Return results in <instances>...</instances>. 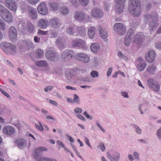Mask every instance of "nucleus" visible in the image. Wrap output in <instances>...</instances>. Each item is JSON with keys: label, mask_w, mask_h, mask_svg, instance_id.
Segmentation results:
<instances>
[{"label": "nucleus", "mask_w": 161, "mask_h": 161, "mask_svg": "<svg viewBox=\"0 0 161 161\" xmlns=\"http://www.w3.org/2000/svg\"><path fill=\"white\" fill-rule=\"evenodd\" d=\"M129 10L135 16H138L141 13V8L139 0H130Z\"/></svg>", "instance_id": "f257e3e1"}, {"label": "nucleus", "mask_w": 161, "mask_h": 161, "mask_svg": "<svg viewBox=\"0 0 161 161\" xmlns=\"http://www.w3.org/2000/svg\"><path fill=\"white\" fill-rule=\"evenodd\" d=\"M1 47L4 52L8 54H14L17 51L16 46L9 43H2L1 44Z\"/></svg>", "instance_id": "f03ea898"}, {"label": "nucleus", "mask_w": 161, "mask_h": 161, "mask_svg": "<svg viewBox=\"0 0 161 161\" xmlns=\"http://www.w3.org/2000/svg\"><path fill=\"white\" fill-rule=\"evenodd\" d=\"M1 17L6 21L10 23L12 21V16L7 9L1 6Z\"/></svg>", "instance_id": "7ed1b4c3"}, {"label": "nucleus", "mask_w": 161, "mask_h": 161, "mask_svg": "<svg viewBox=\"0 0 161 161\" xmlns=\"http://www.w3.org/2000/svg\"><path fill=\"white\" fill-rule=\"evenodd\" d=\"M114 31L120 35H124L126 32V28L124 25L122 23H117L113 26Z\"/></svg>", "instance_id": "20e7f679"}, {"label": "nucleus", "mask_w": 161, "mask_h": 161, "mask_svg": "<svg viewBox=\"0 0 161 161\" xmlns=\"http://www.w3.org/2000/svg\"><path fill=\"white\" fill-rule=\"evenodd\" d=\"M115 4L114 10L116 14L121 13L124 7V3L126 0H114Z\"/></svg>", "instance_id": "39448f33"}, {"label": "nucleus", "mask_w": 161, "mask_h": 161, "mask_svg": "<svg viewBox=\"0 0 161 161\" xmlns=\"http://www.w3.org/2000/svg\"><path fill=\"white\" fill-rule=\"evenodd\" d=\"M71 44L74 47H78L85 49L87 48L86 42L84 40L80 39H77L73 40Z\"/></svg>", "instance_id": "423d86ee"}, {"label": "nucleus", "mask_w": 161, "mask_h": 161, "mask_svg": "<svg viewBox=\"0 0 161 161\" xmlns=\"http://www.w3.org/2000/svg\"><path fill=\"white\" fill-rule=\"evenodd\" d=\"M45 56L47 59L51 61H54L57 59L58 57V55L55 51L52 50L51 48L47 50Z\"/></svg>", "instance_id": "0eeeda50"}, {"label": "nucleus", "mask_w": 161, "mask_h": 161, "mask_svg": "<svg viewBox=\"0 0 161 161\" xmlns=\"http://www.w3.org/2000/svg\"><path fill=\"white\" fill-rule=\"evenodd\" d=\"M37 10L41 14L45 15L47 14L48 11L46 3L44 2L40 3L38 6Z\"/></svg>", "instance_id": "6e6552de"}, {"label": "nucleus", "mask_w": 161, "mask_h": 161, "mask_svg": "<svg viewBox=\"0 0 161 161\" xmlns=\"http://www.w3.org/2000/svg\"><path fill=\"white\" fill-rule=\"evenodd\" d=\"M74 55V53L71 50H66L61 55V58L65 61L70 59Z\"/></svg>", "instance_id": "1a4fd4ad"}, {"label": "nucleus", "mask_w": 161, "mask_h": 161, "mask_svg": "<svg viewBox=\"0 0 161 161\" xmlns=\"http://www.w3.org/2000/svg\"><path fill=\"white\" fill-rule=\"evenodd\" d=\"M4 3L6 6L10 10L14 12L16 11L17 4L14 0H5Z\"/></svg>", "instance_id": "9d476101"}, {"label": "nucleus", "mask_w": 161, "mask_h": 161, "mask_svg": "<svg viewBox=\"0 0 161 161\" xmlns=\"http://www.w3.org/2000/svg\"><path fill=\"white\" fill-rule=\"evenodd\" d=\"M136 63L137 68L139 71H143L145 68L146 64L144 60L141 57L138 58L136 59Z\"/></svg>", "instance_id": "9b49d317"}, {"label": "nucleus", "mask_w": 161, "mask_h": 161, "mask_svg": "<svg viewBox=\"0 0 161 161\" xmlns=\"http://www.w3.org/2000/svg\"><path fill=\"white\" fill-rule=\"evenodd\" d=\"M147 84L154 91L158 92L159 91L160 86L156 80L153 79H150L147 81Z\"/></svg>", "instance_id": "f8f14e48"}, {"label": "nucleus", "mask_w": 161, "mask_h": 161, "mask_svg": "<svg viewBox=\"0 0 161 161\" xmlns=\"http://www.w3.org/2000/svg\"><path fill=\"white\" fill-rule=\"evenodd\" d=\"M75 58L76 59L85 63H87L90 61L89 56L84 53L77 54L75 56Z\"/></svg>", "instance_id": "ddd939ff"}, {"label": "nucleus", "mask_w": 161, "mask_h": 161, "mask_svg": "<svg viewBox=\"0 0 161 161\" xmlns=\"http://www.w3.org/2000/svg\"><path fill=\"white\" fill-rule=\"evenodd\" d=\"M9 36L10 39L12 41H15L17 37V31L15 28L13 26H11L9 29Z\"/></svg>", "instance_id": "4468645a"}, {"label": "nucleus", "mask_w": 161, "mask_h": 161, "mask_svg": "<svg viewBox=\"0 0 161 161\" xmlns=\"http://www.w3.org/2000/svg\"><path fill=\"white\" fill-rule=\"evenodd\" d=\"M155 56V52L153 50H150L145 55V59L147 62L151 63L154 60Z\"/></svg>", "instance_id": "2eb2a0df"}, {"label": "nucleus", "mask_w": 161, "mask_h": 161, "mask_svg": "<svg viewBox=\"0 0 161 161\" xmlns=\"http://www.w3.org/2000/svg\"><path fill=\"white\" fill-rule=\"evenodd\" d=\"M92 15L94 17L101 18L103 15V13L102 9L98 8H93L91 13Z\"/></svg>", "instance_id": "dca6fc26"}, {"label": "nucleus", "mask_w": 161, "mask_h": 161, "mask_svg": "<svg viewBox=\"0 0 161 161\" xmlns=\"http://www.w3.org/2000/svg\"><path fill=\"white\" fill-rule=\"evenodd\" d=\"M144 35L142 33H139L134 37L133 42L136 44L137 46H139L143 41Z\"/></svg>", "instance_id": "f3484780"}, {"label": "nucleus", "mask_w": 161, "mask_h": 161, "mask_svg": "<svg viewBox=\"0 0 161 161\" xmlns=\"http://www.w3.org/2000/svg\"><path fill=\"white\" fill-rule=\"evenodd\" d=\"M77 26L73 25L68 27L66 30V33L70 35L77 36L78 35L77 32Z\"/></svg>", "instance_id": "a211bd4d"}, {"label": "nucleus", "mask_w": 161, "mask_h": 161, "mask_svg": "<svg viewBox=\"0 0 161 161\" xmlns=\"http://www.w3.org/2000/svg\"><path fill=\"white\" fill-rule=\"evenodd\" d=\"M49 23L50 25L54 28L59 27L61 25V22L57 18H53L50 19L49 21Z\"/></svg>", "instance_id": "6ab92c4d"}, {"label": "nucleus", "mask_w": 161, "mask_h": 161, "mask_svg": "<svg viewBox=\"0 0 161 161\" xmlns=\"http://www.w3.org/2000/svg\"><path fill=\"white\" fill-rule=\"evenodd\" d=\"M107 155L108 158L111 161H119L121 157L120 153L117 152H115L113 156L111 155L109 153H107Z\"/></svg>", "instance_id": "aec40b11"}, {"label": "nucleus", "mask_w": 161, "mask_h": 161, "mask_svg": "<svg viewBox=\"0 0 161 161\" xmlns=\"http://www.w3.org/2000/svg\"><path fill=\"white\" fill-rule=\"evenodd\" d=\"M47 149L44 147H39L36 148L34 150V153L33 154L34 158L37 159L38 156L40 154L44 151H47Z\"/></svg>", "instance_id": "412c9836"}, {"label": "nucleus", "mask_w": 161, "mask_h": 161, "mask_svg": "<svg viewBox=\"0 0 161 161\" xmlns=\"http://www.w3.org/2000/svg\"><path fill=\"white\" fill-rule=\"evenodd\" d=\"M74 17L76 20L80 21L85 20V15L83 12L77 11H76L74 15Z\"/></svg>", "instance_id": "4be33fe9"}, {"label": "nucleus", "mask_w": 161, "mask_h": 161, "mask_svg": "<svg viewBox=\"0 0 161 161\" xmlns=\"http://www.w3.org/2000/svg\"><path fill=\"white\" fill-rule=\"evenodd\" d=\"M3 132L5 134L11 136L14 132L15 129L12 126H6L3 130Z\"/></svg>", "instance_id": "5701e85b"}, {"label": "nucleus", "mask_w": 161, "mask_h": 161, "mask_svg": "<svg viewBox=\"0 0 161 161\" xmlns=\"http://www.w3.org/2000/svg\"><path fill=\"white\" fill-rule=\"evenodd\" d=\"M17 146L19 148H22L25 147L27 145L26 141L23 139H18L15 142Z\"/></svg>", "instance_id": "b1692460"}, {"label": "nucleus", "mask_w": 161, "mask_h": 161, "mask_svg": "<svg viewBox=\"0 0 161 161\" xmlns=\"http://www.w3.org/2000/svg\"><path fill=\"white\" fill-rule=\"evenodd\" d=\"M38 25L42 29L46 28L48 25V21L46 19H40L38 21Z\"/></svg>", "instance_id": "393cba45"}, {"label": "nucleus", "mask_w": 161, "mask_h": 161, "mask_svg": "<svg viewBox=\"0 0 161 161\" xmlns=\"http://www.w3.org/2000/svg\"><path fill=\"white\" fill-rule=\"evenodd\" d=\"M90 49L92 52L96 53L99 51L100 46L97 43H92L90 46Z\"/></svg>", "instance_id": "a878e982"}, {"label": "nucleus", "mask_w": 161, "mask_h": 161, "mask_svg": "<svg viewBox=\"0 0 161 161\" xmlns=\"http://www.w3.org/2000/svg\"><path fill=\"white\" fill-rule=\"evenodd\" d=\"M158 26L157 23L154 22H150L149 25V29L151 34L152 32L155 31Z\"/></svg>", "instance_id": "bb28decb"}, {"label": "nucleus", "mask_w": 161, "mask_h": 161, "mask_svg": "<svg viewBox=\"0 0 161 161\" xmlns=\"http://www.w3.org/2000/svg\"><path fill=\"white\" fill-rule=\"evenodd\" d=\"M28 12L30 17L33 19H35L37 18V13L35 8H29L28 9Z\"/></svg>", "instance_id": "cd10ccee"}, {"label": "nucleus", "mask_w": 161, "mask_h": 161, "mask_svg": "<svg viewBox=\"0 0 161 161\" xmlns=\"http://www.w3.org/2000/svg\"><path fill=\"white\" fill-rule=\"evenodd\" d=\"M25 29H26L27 31L30 33H33L35 32L34 26L30 23L26 24V26Z\"/></svg>", "instance_id": "c85d7f7f"}, {"label": "nucleus", "mask_w": 161, "mask_h": 161, "mask_svg": "<svg viewBox=\"0 0 161 161\" xmlns=\"http://www.w3.org/2000/svg\"><path fill=\"white\" fill-rule=\"evenodd\" d=\"M157 69L156 66L153 65L152 64L147 66L146 69L147 71L151 75H153L155 74Z\"/></svg>", "instance_id": "c756f323"}, {"label": "nucleus", "mask_w": 161, "mask_h": 161, "mask_svg": "<svg viewBox=\"0 0 161 161\" xmlns=\"http://www.w3.org/2000/svg\"><path fill=\"white\" fill-rule=\"evenodd\" d=\"M77 35H80L81 36H83L86 34L85 29L84 27H77Z\"/></svg>", "instance_id": "7c9ffc66"}, {"label": "nucleus", "mask_w": 161, "mask_h": 161, "mask_svg": "<svg viewBox=\"0 0 161 161\" xmlns=\"http://www.w3.org/2000/svg\"><path fill=\"white\" fill-rule=\"evenodd\" d=\"M132 38L129 35H126L124 41L125 45L126 47L129 46L131 42Z\"/></svg>", "instance_id": "2f4dec72"}, {"label": "nucleus", "mask_w": 161, "mask_h": 161, "mask_svg": "<svg viewBox=\"0 0 161 161\" xmlns=\"http://www.w3.org/2000/svg\"><path fill=\"white\" fill-rule=\"evenodd\" d=\"M50 10L53 11H56L59 8V5L55 3H51L49 4Z\"/></svg>", "instance_id": "473e14b6"}, {"label": "nucleus", "mask_w": 161, "mask_h": 161, "mask_svg": "<svg viewBox=\"0 0 161 161\" xmlns=\"http://www.w3.org/2000/svg\"><path fill=\"white\" fill-rule=\"evenodd\" d=\"M94 30L95 29L93 27H91L89 29L88 31V35L90 38L92 39L93 38L95 34Z\"/></svg>", "instance_id": "72a5a7b5"}, {"label": "nucleus", "mask_w": 161, "mask_h": 161, "mask_svg": "<svg viewBox=\"0 0 161 161\" xmlns=\"http://www.w3.org/2000/svg\"><path fill=\"white\" fill-rule=\"evenodd\" d=\"M35 64L36 66L41 67H46L47 66V62L44 60H38L36 61Z\"/></svg>", "instance_id": "f704fd0d"}, {"label": "nucleus", "mask_w": 161, "mask_h": 161, "mask_svg": "<svg viewBox=\"0 0 161 161\" xmlns=\"http://www.w3.org/2000/svg\"><path fill=\"white\" fill-rule=\"evenodd\" d=\"M37 161H58L56 159L51 157H42L39 158Z\"/></svg>", "instance_id": "c9c22d12"}, {"label": "nucleus", "mask_w": 161, "mask_h": 161, "mask_svg": "<svg viewBox=\"0 0 161 161\" xmlns=\"http://www.w3.org/2000/svg\"><path fill=\"white\" fill-rule=\"evenodd\" d=\"M69 12V9L65 6H64L62 7L60 9V13L64 15L68 14Z\"/></svg>", "instance_id": "e433bc0d"}, {"label": "nucleus", "mask_w": 161, "mask_h": 161, "mask_svg": "<svg viewBox=\"0 0 161 161\" xmlns=\"http://www.w3.org/2000/svg\"><path fill=\"white\" fill-rule=\"evenodd\" d=\"M100 31V36L103 39H105L108 37V34L107 33L104 31L103 29L100 28L99 29Z\"/></svg>", "instance_id": "4c0bfd02"}, {"label": "nucleus", "mask_w": 161, "mask_h": 161, "mask_svg": "<svg viewBox=\"0 0 161 161\" xmlns=\"http://www.w3.org/2000/svg\"><path fill=\"white\" fill-rule=\"evenodd\" d=\"M73 70L71 69H68L66 70L65 74V76L68 80H70L73 75Z\"/></svg>", "instance_id": "58836bf2"}, {"label": "nucleus", "mask_w": 161, "mask_h": 161, "mask_svg": "<svg viewBox=\"0 0 161 161\" xmlns=\"http://www.w3.org/2000/svg\"><path fill=\"white\" fill-rule=\"evenodd\" d=\"M73 103H76L77 104H80V100L78 96L75 94L73 96Z\"/></svg>", "instance_id": "ea45409f"}, {"label": "nucleus", "mask_w": 161, "mask_h": 161, "mask_svg": "<svg viewBox=\"0 0 161 161\" xmlns=\"http://www.w3.org/2000/svg\"><path fill=\"white\" fill-rule=\"evenodd\" d=\"M43 55V52L41 49H38L36 52V57L38 58H41Z\"/></svg>", "instance_id": "a19ab883"}, {"label": "nucleus", "mask_w": 161, "mask_h": 161, "mask_svg": "<svg viewBox=\"0 0 161 161\" xmlns=\"http://www.w3.org/2000/svg\"><path fill=\"white\" fill-rule=\"evenodd\" d=\"M134 127L135 130L136 132L138 135L141 134L142 133V130L141 128L136 125H134Z\"/></svg>", "instance_id": "79ce46f5"}, {"label": "nucleus", "mask_w": 161, "mask_h": 161, "mask_svg": "<svg viewBox=\"0 0 161 161\" xmlns=\"http://www.w3.org/2000/svg\"><path fill=\"white\" fill-rule=\"evenodd\" d=\"M157 15L156 14V17H153L151 16L150 15H147L145 16V21H147L148 20H150L152 19L153 20H155L157 21Z\"/></svg>", "instance_id": "37998d69"}, {"label": "nucleus", "mask_w": 161, "mask_h": 161, "mask_svg": "<svg viewBox=\"0 0 161 161\" xmlns=\"http://www.w3.org/2000/svg\"><path fill=\"white\" fill-rule=\"evenodd\" d=\"M63 39L60 37L58 38L56 40V44L58 46L61 47V46L62 45L63 43Z\"/></svg>", "instance_id": "c03bdc74"}, {"label": "nucleus", "mask_w": 161, "mask_h": 161, "mask_svg": "<svg viewBox=\"0 0 161 161\" xmlns=\"http://www.w3.org/2000/svg\"><path fill=\"white\" fill-rule=\"evenodd\" d=\"M156 135L159 140H161V126L157 130Z\"/></svg>", "instance_id": "a18cd8bd"}, {"label": "nucleus", "mask_w": 161, "mask_h": 161, "mask_svg": "<svg viewBox=\"0 0 161 161\" xmlns=\"http://www.w3.org/2000/svg\"><path fill=\"white\" fill-rule=\"evenodd\" d=\"M19 26L21 27L22 29H25L26 26L25 21L24 20H21L19 24Z\"/></svg>", "instance_id": "49530a36"}, {"label": "nucleus", "mask_w": 161, "mask_h": 161, "mask_svg": "<svg viewBox=\"0 0 161 161\" xmlns=\"http://www.w3.org/2000/svg\"><path fill=\"white\" fill-rule=\"evenodd\" d=\"M98 148H100L103 152H104L106 148L105 145L103 142H101L97 146Z\"/></svg>", "instance_id": "de8ad7c7"}, {"label": "nucleus", "mask_w": 161, "mask_h": 161, "mask_svg": "<svg viewBox=\"0 0 161 161\" xmlns=\"http://www.w3.org/2000/svg\"><path fill=\"white\" fill-rule=\"evenodd\" d=\"M27 3L32 5H35L38 3L40 0H26Z\"/></svg>", "instance_id": "09e8293b"}, {"label": "nucleus", "mask_w": 161, "mask_h": 161, "mask_svg": "<svg viewBox=\"0 0 161 161\" xmlns=\"http://www.w3.org/2000/svg\"><path fill=\"white\" fill-rule=\"evenodd\" d=\"M91 75L93 78L97 77L98 76L99 73L96 71L92 70L91 73Z\"/></svg>", "instance_id": "8fccbe9b"}, {"label": "nucleus", "mask_w": 161, "mask_h": 161, "mask_svg": "<svg viewBox=\"0 0 161 161\" xmlns=\"http://www.w3.org/2000/svg\"><path fill=\"white\" fill-rule=\"evenodd\" d=\"M89 0H79V2L83 6H86L89 3Z\"/></svg>", "instance_id": "3c124183"}, {"label": "nucleus", "mask_w": 161, "mask_h": 161, "mask_svg": "<svg viewBox=\"0 0 161 161\" xmlns=\"http://www.w3.org/2000/svg\"><path fill=\"white\" fill-rule=\"evenodd\" d=\"M49 35L50 38H55L57 36L58 34L56 32L51 31H49Z\"/></svg>", "instance_id": "603ef678"}, {"label": "nucleus", "mask_w": 161, "mask_h": 161, "mask_svg": "<svg viewBox=\"0 0 161 161\" xmlns=\"http://www.w3.org/2000/svg\"><path fill=\"white\" fill-rule=\"evenodd\" d=\"M134 32L135 31L133 29H130L128 31L127 34L126 35H129L130 37H131L132 38Z\"/></svg>", "instance_id": "864d4df0"}, {"label": "nucleus", "mask_w": 161, "mask_h": 161, "mask_svg": "<svg viewBox=\"0 0 161 161\" xmlns=\"http://www.w3.org/2000/svg\"><path fill=\"white\" fill-rule=\"evenodd\" d=\"M35 126L38 130L40 131H42L43 130V126L40 123L38 124H35Z\"/></svg>", "instance_id": "5fc2aeb1"}, {"label": "nucleus", "mask_w": 161, "mask_h": 161, "mask_svg": "<svg viewBox=\"0 0 161 161\" xmlns=\"http://www.w3.org/2000/svg\"><path fill=\"white\" fill-rule=\"evenodd\" d=\"M48 31H44L41 30H39L37 32L38 35H47L48 34Z\"/></svg>", "instance_id": "6e6d98bb"}, {"label": "nucleus", "mask_w": 161, "mask_h": 161, "mask_svg": "<svg viewBox=\"0 0 161 161\" xmlns=\"http://www.w3.org/2000/svg\"><path fill=\"white\" fill-rule=\"evenodd\" d=\"M118 57L122 59H126V56L122 53L121 51H119L118 53Z\"/></svg>", "instance_id": "4d7b16f0"}, {"label": "nucleus", "mask_w": 161, "mask_h": 161, "mask_svg": "<svg viewBox=\"0 0 161 161\" xmlns=\"http://www.w3.org/2000/svg\"><path fill=\"white\" fill-rule=\"evenodd\" d=\"M84 140L85 143L87 145V146L91 148H92V147L89 142V140L86 136H84Z\"/></svg>", "instance_id": "13d9d810"}, {"label": "nucleus", "mask_w": 161, "mask_h": 161, "mask_svg": "<svg viewBox=\"0 0 161 161\" xmlns=\"http://www.w3.org/2000/svg\"><path fill=\"white\" fill-rule=\"evenodd\" d=\"M74 111L75 113L79 114L81 113L82 109L80 108L77 107L74 109Z\"/></svg>", "instance_id": "bf43d9fd"}, {"label": "nucleus", "mask_w": 161, "mask_h": 161, "mask_svg": "<svg viewBox=\"0 0 161 161\" xmlns=\"http://www.w3.org/2000/svg\"><path fill=\"white\" fill-rule=\"evenodd\" d=\"M1 92L3 95L7 97L10 100L11 99V97L9 94L5 92L4 91L1 89Z\"/></svg>", "instance_id": "052dcab7"}, {"label": "nucleus", "mask_w": 161, "mask_h": 161, "mask_svg": "<svg viewBox=\"0 0 161 161\" xmlns=\"http://www.w3.org/2000/svg\"><path fill=\"white\" fill-rule=\"evenodd\" d=\"M133 155L135 158L137 160H139L140 159L139 155L137 152L136 151L134 152L133 153Z\"/></svg>", "instance_id": "680f3d73"}, {"label": "nucleus", "mask_w": 161, "mask_h": 161, "mask_svg": "<svg viewBox=\"0 0 161 161\" xmlns=\"http://www.w3.org/2000/svg\"><path fill=\"white\" fill-rule=\"evenodd\" d=\"M57 144L59 145V147L60 148L61 147L62 148L64 147L65 146L64 143L61 141L60 140H58L56 142Z\"/></svg>", "instance_id": "e2e57ef3"}, {"label": "nucleus", "mask_w": 161, "mask_h": 161, "mask_svg": "<svg viewBox=\"0 0 161 161\" xmlns=\"http://www.w3.org/2000/svg\"><path fill=\"white\" fill-rule=\"evenodd\" d=\"M121 94L125 98H128L129 97L128 93L126 92L122 91L121 92Z\"/></svg>", "instance_id": "0e129e2a"}, {"label": "nucleus", "mask_w": 161, "mask_h": 161, "mask_svg": "<svg viewBox=\"0 0 161 161\" xmlns=\"http://www.w3.org/2000/svg\"><path fill=\"white\" fill-rule=\"evenodd\" d=\"M83 114L87 118L89 119L90 120H92L93 119V117L88 114L86 111L84 112Z\"/></svg>", "instance_id": "69168bd1"}, {"label": "nucleus", "mask_w": 161, "mask_h": 161, "mask_svg": "<svg viewBox=\"0 0 161 161\" xmlns=\"http://www.w3.org/2000/svg\"><path fill=\"white\" fill-rule=\"evenodd\" d=\"M155 47L157 49L161 50V42H156Z\"/></svg>", "instance_id": "338daca9"}, {"label": "nucleus", "mask_w": 161, "mask_h": 161, "mask_svg": "<svg viewBox=\"0 0 161 161\" xmlns=\"http://www.w3.org/2000/svg\"><path fill=\"white\" fill-rule=\"evenodd\" d=\"M71 3L75 7H77L78 5V2L77 0H70Z\"/></svg>", "instance_id": "774afa93"}]
</instances>
